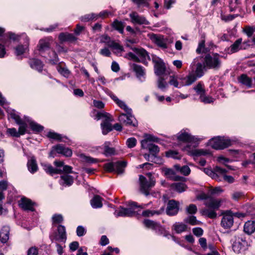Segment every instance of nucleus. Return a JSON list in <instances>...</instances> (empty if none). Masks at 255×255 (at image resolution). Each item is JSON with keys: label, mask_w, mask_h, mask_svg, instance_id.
Instances as JSON below:
<instances>
[{"label": "nucleus", "mask_w": 255, "mask_h": 255, "mask_svg": "<svg viewBox=\"0 0 255 255\" xmlns=\"http://www.w3.org/2000/svg\"><path fill=\"white\" fill-rule=\"evenodd\" d=\"M222 57L218 53L206 54L204 57V66L208 69L218 70L222 65L221 60Z\"/></svg>", "instance_id": "nucleus-1"}, {"label": "nucleus", "mask_w": 255, "mask_h": 255, "mask_svg": "<svg viewBox=\"0 0 255 255\" xmlns=\"http://www.w3.org/2000/svg\"><path fill=\"white\" fill-rule=\"evenodd\" d=\"M128 208H124L120 206L119 209L115 212V215L117 217H132L137 214L135 211V208L138 207L141 209L144 208L147 205L137 206L135 202H130Z\"/></svg>", "instance_id": "nucleus-2"}, {"label": "nucleus", "mask_w": 255, "mask_h": 255, "mask_svg": "<svg viewBox=\"0 0 255 255\" xmlns=\"http://www.w3.org/2000/svg\"><path fill=\"white\" fill-rule=\"evenodd\" d=\"M146 175L149 178V181H147L146 178L142 175H140L139 177L140 190L145 196L149 195V189L154 186L155 183V179L151 173H148Z\"/></svg>", "instance_id": "nucleus-3"}, {"label": "nucleus", "mask_w": 255, "mask_h": 255, "mask_svg": "<svg viewBox=\"0 0 255 255\" xmlns=\"http://www.w3.org/2000/svg\"><path fill=\"white\" fill-rule=\"evenodd\" d=\"M209 145L215 149H223L231 145V140L224 136L212 138L209 142Z\"/></svg>", "instance_id": "nucleus-4"}, {"label": "nucleus", "mask_w": 255, "mask_h": 255, "mask_svg": "<svg viewBox=\"0 0 255 255\" xmlns=\"http://www.w3.org/2000/svg\"><path fill=\"white\" fill-rule=\"evenodd\" d=\"M133 50L134 51H135L139 57H138L136 55L132 52L128 53L125 56V57L129 59L132 60L134 61H141L144 63H145V61L146 60V59H150L149 55L144 49L134 48Z\"/></svg>", "instance_id": "nucleus-5"}, {"label": "nucleus", "mask_w": 255, "mask_h": 255, "mask_svg": "<svg viewBox=\"0 0 255 255\" xmlns=\"http://www.w3.org/2000/svg\"><path fill=\"white\" fill-rule=\"evenodd\" d=\"M200 57L195 58L190 65V71L194 70V75L198 78H201L204 74V70L206 68L204 63L202 64L199 62Z\"/></svg>", "instance_id": "nucleus-6"}, {"label": "nucleus", "mask_w": 255, "mask_h": 255, "mask_svg": "<svg viewBox=\"0 0 255 255\" xmlns=\"http://www.w3.org/2000/svg\"><path fill=\"white\" fill-rule=\"evenodd\" d=\"M223 217L221 220V225L224 229H230L234 224L233 213L227 210L222 213Z\"/></svg>", "instance_id": "nucleus-7"}, {"label": "nucleus", "mask_w": 255, "mask_h": 255, "mask_svg": "<svg viewBox=\"0 0 255 255\" xmlns=\"http://www.w3.org/2000/svg\"><path fill=\"white\" fill-rule=\"evenodd\" d=\"M119 121L121 124L126 126L135 127L137 125L136 119L131 115V112L129 114H121L119 117Z\"/></svg>", "instance_id": "nucleus-8"}, {"label": "nucleus", "mask_w": 255, "mask_h": 255, "mask_svg": "<svg viewBox=\"0 0 255 255\" xmlns=\"http://www.w3.org/2000/svg\"><path fill=\"white\" fill-rule=\"evenodd\" d=\"M55 152L61 154L66 157H70L72 154V152L71 149L60 144L52 147V150L49 154L50 156L54 157L53 153Z\"/></svg>", "instance_id": "nucleus-9"}, {"label": "nucleus", "mask_w": 255, "mask_h": 255, "mask_svg": "<svg viewBox=\"0 0 255 255\" xmlns=\"http://www.w3.org/2000/svg\"><path fill=\"white\" fill-rule=\"evenodd\" d=\"M232 248L236 253H239L247 244L245 240L243 237L236 236L232 239Z\"/></svg>", "instance_id": "nucleus-10"}, {"label": "nucleus", "mask_w": 255, "mask_h": 255, "mask_svg": "<svg viewBox=\"0 0 255 255\" xmlns=\"http://www.w3.org/2000/svg\"><path fill=\"white\" fill-rule=\"evenodd\" d=\"M179 211V203L174 200H169L166 209V213L169 216L176 215Z\"/></svg>", "instance_id": "nucleus-11"}, {"label": "nucleus", "mask_w": 255, "mask_h": 255, "mask_svg": "<svg viewBox=\"0 0 255 255\" xmlns=\"http://www.w3.org/2000/svg\"><path fill=\"white\" fill-rule=\"evenodd\" d=\"M147 37L158 46L162 48H166V44L164 40L163 36L150 33L147 34Z\"/></svg>", "instance_id": "nucleus-12"}, {"label": "nucleus", "mask_w": 255, "mask_h": 255, "mask_svg": "<svg viewBox=\"0 0 255 255\" xmlns=\"http://www.w3.org/2000/svg\"><path fill=\"white\" fill-rule=\"evenodd\" d=\"M129 17L131 19V21L133 23L138 24H149V22L146 19V18L143 16L139 15L136 12H132L129 14Z\"/></svg>", "instance_id": "nucleus-13"}, {"label": "nucleus", "mask_w": 255, "mask_h": 255, "mask_svg": "<svg viewBox=\"0 0 255 255\" xmlns=\"http://www.w3.org/2000/svg\"><path fill=\"white\" fill-rule=\"evenodd\" d=\"M143 224L147 228L155 231L158 234H161L163 231V229L159 223L153 221L148 219L144 220Z\"/></svg>", "instance_id": "nucleus-14"}, {"label": "nucleus", "mask_w": 255, "mask_h": 255, "mask_svg": "<svg viewBox=\"0 0 255 255\" xmlns=\"http://www.w3.org/2000/svg\"><path fill=\"white\" fill-rule=\"evenodd\" d=\"M34 204V203L32 202L30 199L24 197L22 198L19 201V206L24 210L33 211Z\"/></svg>", "instance_id": "nucleus-15"}, {"label": "nucleus", "mask_w": 255, "mask_h": 255, "mask_svg": "<svg viewBox=\"0 0 255 255\" xmlns=\"http://www.w3.org/2000/svg\"><path fill=\"white\" fill-rule=\"evenodd\" d=\"M164 175L168 178L173 181H183L185 178L176 175L175 171L170 168H163L162 169Z\"/></svg>", "instance_id": "nucleus-16"}, {"label": "nucleus", "mask_w": 255, "mask_h": 255, "mask_svg": "<svg viewBox=\"0 0 255 255\" xmlns=\"http://www.w3.org/2000/svg\"><path fill=\"white\" fill-rule=\"evenodd\" d=\"M189 145H187L185 147V150L188 151V153L190 155L194 156H201L207 155L211 154L209 150L206 149H195L192 150H189Z\"/></svg>", "instance_id": "nucleus-17"}, {"label": "nucleus", "mask_w": 255, "mask_h": 255, "mask_svg": "<svg viewBox=\"0 0 255 255\" xmlns=\"http://www.w3.org/2000/svg\"><path fill=\"white\" fill-rule=\"evenodd\" d=\"M59 40L61 43L70 42L72 43L77 40V38L75 37L73 34L68 32L60 33L58 36Z\"/></svg>", "instance_id": "nucleus-18"}, {"label": "nucleus", "mask_w": 255, "mask_h": 255, "mask_svg": "<svg viewBox=\"0 0 255 255\" xmlns=\"http://www.w3.org/2000/svg\"><path fill=\"white\" fill-rule=\"evenodd\" d=\"M177 138L179 141L187 142L188 143H196L197 142L196 138L185 131H181V132L178 134Z\"/></svg>", "instance_id": "nucleus-19"}, {"label": "nucleus", "mask_w": 255, "mask_h": 255, "mask_svg": "<svg viewBox=\"0 0 255 255\" xmlns=\"http://www.w3.org/2000/svg\"><path fill=\"white\" fill-rule=\"evenodd\" d=\"M198 78L194 73V70L190 71L188 75L182 79V86H189L194 83Z\"/></svg>", "instance_id": "nucleus-20"}, {"label": "nucleus", "mask_w": 255, "mask_h": 255, "mask_svg": "<svg viewBox=\"0 0 255 255\" xmlns=\"http://www.w3.org/2000/svg\"><path fill=\"white\" fill-rule=\"evenodd\" d=\"M141 147L143 149H148L151 155L154 157V158H155L156 154L159 151V148L157 145L153 143L147 144L146 142L145 141L142 143Z\"/></svg>", "instance_id": "nucleus-21"}, {"label": "nucleus", "mask_w": 255, "mask_h": 255, "mask_svg": "<svg viewBox=\"0 0 255 255\" xmlns=\"http://www.w3.org/2000/svg\"><path fill=\"white\" fill-rule=\"evenodd\" d=\"M153 62L155 63L154 65V72L157 76H161L165 71V66L163 62L160 60H154Z\"/></svg>", "instance_id": "nucleus-22"}, {"label": "nucleus", "mask_w": 255, "mask_h": 255, "mask_svg": "<svg viewBox=\"0 0 255 255\" xmlns=\"http://www.w3.org/2000/svg\"><path fill=\"white\" fill-rule=\"evenodd\" d=\"M221 200L210 198L205 202V206L209 209L217 210L221 206Z\"/></svg>", "instance_id": "nucleus-23"}, {"label": "nucleus", "mask_w": 255, "mask_h": 255, "mask_svg": "<svg viewBox=\"0 0 255 255\" xmlns=\"http://www.w3.org/2000/svg\"><path fill=\"white\" fill-rule=\"evenodd\" d=\"M10 229L8 226H4L0 231V241L5 243L9 239Z\"/></svg>", "instance_id": "nucleus-24"}, {"label": "nucleus", "mask_w": 255, "mask_h": 255, "mask_svg": "<svg viewBox=\"0 0 255 255\" xmlns=\"http://www.w3.org/2000/svg\"><path fill=\"white\" fill-rule=\"evenodd\" d=\"M227 170L226 169L217 166L214 169V171H212L210 177L213 179H216V180L221 181L222 180V177L220 176V175L225 174Z\"/></svg>", "instance_id": "nucleus-25"}, {"label": "nucleus", "mask_w": 255, "mask_h": 255, "mask_svg": "<svg viewBox=\"0 0 255 255\" xmlns=\"http://www.w3.org/2000/svg\"><path fill=\"white\" fill-rule=\"evenodd\" d=\"M227 170L226 169L217 166L214 169V171H212L210 177L213 179H216V180L221 181L222 180V177L220 176V175L225 174Z\"/></svg>", "instance_id": "nucleus-26"}, {"label": "nucleus", "mask_w": 255, "mask_h": 255, "mask_svg": "<svg viewBox=\"0 0 255 255\" xmlns=\"http://www.w3.org/2000/svg\"><path fill=\"white\" fill-rule=\"evenodd\" d=\"M27 166L28 171L31 173H34L38 170V165L36 159L34 157H31L28 159L27 163Z\"/></svg>", "instance_id": "nucleus-27"}, {"label": "nucleus", "mask_w": 255, "mask_h": 255, "mask_svg": "<svg viewBox=\"0 0 255 255\" xmlns=\"http://www.w3.org/2000/svg\"><path fill=\"white\" fill-rule=\"evenodd\" d=\"M29 64L31 68L39 72L41 71L42 70L43 65L42 62L38 59L35 58L30 59Z\"/></svg>", "instance_id": "nucleus-28"}, {"label": "nucleus", "mask_w": 255, "mask_h": 255, "mask_svg": "<svg viewBox=\"0 0 255 255\" xmlns=\"http://www.w3.org/2000/svg\"><path fill=\"white\" fill-rule=\"evenodd\" d=\"M103 200L99 195H95L91 200L90 203L93 208H100L103 206Z\"/></svg>", "instance_id": "nucleus-29"}, {"label": "nucleus", "mask_w": 255, "mask_h": 255, "mask_svg": "<svg viewBox=\"0 0 255 255\" xmlns=\"http://www.w3.org/2000/svg\"><path fill=\"white\" fill-rule=\"evenodd\" d=\"M239 82L247 88H251L252 86V79L246 74L241 75L238 78Z\"/></svg>", "instance_id": "nucleus-30"}, {"label": "nucleus", "mask_w": 255, "mask_h": 255, "mask_svg": "<svg viewBox=\"0 0 255 255\" xmlns=\"http://www.w3.org/2000/svg\"><path fill=\"white\" fill-rule=\"evenodd\" d=\"M170 187L172 189L178 193H182L187 188V185L182 182L174 183L171 184Z\"/></svg>", "instance_id": "nucleus-31"}, {"label": "nucleus", "mask_w": 255, "mask_h": 255, "mask_svg": "<svg viewBox=\"0 0 255 255\" xmlns=\"http://www.w3.org/2000/svg\"><path fill=\"white\" fill-rule=\"evenodd\" d=\"M172 230L177 234L181 233L186 231L187 226L183 223L176 222L172 227Z\"/></svg>", "instance_id": "nucleus-32"}, {"label": "nucleus", "mask_w": 255, "mask_h": 255, "mask_svg": "<svg viewBox=\"0 0 255 255\" xmlns=\"http://www.w3.org/2000/svg\"><path fill=\"white\" fill-rule=\"evenodd\" d=\"M54 164L57 167H63V169L62 170V173L65 172L66 173H69L72 172V167L69 165H64V162L63 161L56 160L54 162Z\"/></svg>", "instance_id": "nucleus-33"}, {"label": "nucleus", "mask_w": 255, "mask_h": 255, "mask_svg": "<svg viewBox=\"0 0 255 255\" xmlns=\"http://www.w3.org/2000/svg\"><path fill=\"white\" fill-rule=\"evenodd\" d=\"M244 231L250 235L255 231V222L254 221H249L247 222L244 225Z\"/></svg>", "instance_id": "nucleus-34"}, {"label": "nucleus", "mask_w": 255, "mask_h": 255, "mask_svg": "<svg viewBox=\"0 0 255 255\" xmlns=\"http://www.w3.org/2000/svg\"><path fill=\"white\" fill-rule=\"evenodd\" d=\"M43 169L46 172L51 175L54 174H61L62 173V169L60 168H54L50 164L44 165Z\"/></svg>", "instance_id": "nucleus-35"}, {"label": "nucleus", "mask_w": 255, "mask_h": 255, "mask_svg": "<svg viewBox=\"0 0 255 255\" xmlns=\"http://www.w3.org/2000/svg\"><path fill=\"white\" fill-rule=\"evenodd\" d=\"M132 67L138 78H140L141 77H143L145 75V70L141 66L133 64Z\"/></svg>", "instance_id": "nucleus-36"}, {"label": "nucleus", "mask_w": 255, "mask_h": 255, "mask_svg": "<svg viewBox=\"0 0 255 255\" xmlns=\"http://www.w3.org/2000/svg\"><path fill=\"white\" fill-rule=\"evenodd\" d=\"M112 121L109 120H104L101 123V128L102 129V132L104 134H106L108 132L111 131L113 128L112 127V125L110 123V122Z\"/></svg>", "instance_id": "nucleus-37"}, {"label": "nucleus", "mask_w": 255, "mask_h": 255, "mask_svg": "<svg viewBox=\"0 0 255 255\" xmlns=\"http://www.w3.org/2000/svg\"><path fill=\"white\" fill-rule=\"evenodd\" d=\"M126 165L127 162L124 161L115 162V171L118 174H122Z\"/></svg>", "instance_id": "nucleus-38"}, {"label": "nucleus", "mask_w": 255, "mask_h": 255, "mask_svg": "<svg viewBox=\"0 0 255 255\" xmlns=\"http://www.w3.org/2000/svg\"><path fill=\"white\" fill-rule=\"evenodd\" d=\"M57 232L59 239L65 242L67 238L65 226L59 225L57 227Z\"/></svg>", "instance_id": "nucleus-39"}, {"label": "nucleus", "mask_w": 255, "mask_h": 255, "mask_svg": "<svg viewBox=\"0 0 255 255\" xmlns=\"http://www.w3.org/2000/svg\"><path fill=\"white\" fill-rule=\"evenodd\" d=\"M215 210L205 208L201 211V213L203 215L211 219H215L217 217V214L215 211Z\"/></svg>", "instance_id": "nucleus-40"}, {"label": "nucleus", "mask_w": 255, "mask_h": 255, "mask_svg": "<svg viewBox=\"0 0 255 255\" xmlns=\"http://www.w3.org/2000/svg\"><path fill=\"white\" fill-rule=\"evenodd\" d=\"M112 26L115 29L119 31L120 33H123L125 27V24L123 22L116 19L112 23Z\"/></svg>", "instance_id": "nucleus-41"}, {"label": "nucleus", "mask_w": 255, "mask_h": 255, "mask_svg": "<svg viewBox=\"0 0 255 255\" xmlns=\"http://www.w3.org/2000/svg\"><path fill=\"white\" fill-rule=\"evenodd\" d=\"M38 47L40 51H45L50 48L49 42L45 39H41L39 41Z\"/></svg>", "instance_id": "nucleus-42"}, {"label": "nucleus", "mask_w": 255, "mask_h": 255, "mask_svg": "<svg viewBox=\"0 0 255 255\" xmlns=\"http://www.w3.org/2000/svg\"><path fill=\"white\" fill-rule=\"evenodd\" d=\"M61 184L66 185H71L73 182V178L68 174L61 176Z\"/></svg>", "instance_id": "nucleus-43"}, {"label": "nucleus", "mask_w": 255, "mask_h": 255, "mask_svg": "<svg viewBox=\"0 0 255 255\" xmlns=\"http://www.w3.org/2000/svg\"><path fill=\"white\" fill-rule=\"evenodd\" d=\"M242 40V38H239L230 46V51L231 53H235L239 50Z\"/></svg>", "instance_id": "nucleus-44"}, {"label": "nucleus", "mask_w": 255, "mask_h": 255, "mask_svg": "<svg viewBox=\"0 0 255 255\" xmlns=\"http://www.w3.org/2000/svg\"><path fill=\"white\" fill-rule=\"evenodd\" d=\"M184 222L186 223L189 224L192 226L201 225L202 223L201 221H198L196 217L194 216H190L184 219Z\"/></svg>", "instance_id": "nucleus-45"}, {"label": "nucleus", "mask_w": 255, "mask_h": 255, "mask_svg": "<svg viewBox=\"0 0 255 255\" xmlns=\"http://www.w3.org/2000/svg\"><path fill=\"white\" fill-rule=\"evenodd\" d=\"M205 40H203L199 43L198 46L196 49V52L198 54L207 53L209 52V49L205 47Z\"/></svg>", "instance_id": "nucleus-46"}, {"label": "nucleus", "mask_w": 255, "mask_h": 255, "mask_svg": "<svg viewBox=\"0 0 255 255\" xmlns=\"http://www.w3.org/2000/svg\"><path fill=\"white\" fill-rule=\"evenodd\" d=\"M28 44L24 45H19L15 48V54L17 56L23 54L28 49Z\"/></svg>", "instance_id": "nucleus-47"}, {"label": "nucleus", "mask_w": 255, "mask_h": 255, "mask_svg": "<svg viewBox=\"0 0 255 255\" xmlns=\"http://www.w3.org/2000/svg\"><path fill=\"white\" fill-rule=\"evenodd\" d=\"M144 141L146 142L147 144H151L152 141L158 142V139L152 135L146 134L145 135L144 138L141 141V146L142 145Z\"/></svg>", "instance_id": "nucleus-48"}, {"label": "nucleus", "mask_w": 255, "mask_h": 255, "mask_svg": "<svg viewBox=\"0 0 255 255\" xmlns=\"http://www.w3.org/2000/svg\"><path fill=\"white\" fill-rule=\"evenodd\" d=\"M157 87L162 91H164L168 87V83L165 81V79L160 76L157 80Z\"/></svg>", "instance_id": "nucleus-49"}, {"label": "nucleus", "mask_w": 255, "mask_h": 255, "mask_svg": "<svg viewBox=\"0 0 255 255\" xmlns=\"http://www.w3.org/2000/svg\"><path fill=\"white\" fill-rule=\"evenodd\" d=\"M81 158L82 159V161L86 163L92 164L97 163L98 162V159L94 158L90 156H86L83 154H81Z\"/></svg>", "instance_id": "nucleus-50"}, {"label": "nucleus", "mask_w": 255, "mask_h": 255, "mask_svg": "<svg viewBox=\"0 0 255 255\" xmlns=\"http://www.w3.org/2000/svg\"><path fill=\"white\" fill-rule=\"evenodd\" d=\"M47 136L50 138L54 139L59 141H63V138L65 137L62 136L61 134L54 132H49L47 134Z\"/></svg>", "instance_id": "nucleus-51"}, {"label": "nucleus", "mask_w": 255, "mask_h": 255, "mask_svg": "<svg viewBox=\"0 0 255 255\" xmlns=\"http://www.w3.org/2000/svg\"><path fill=\"white\" fill-rule=\"evenodd\" d=\"M64 218L61 214H55L52 217L53 224H59L63 222Z\"/></svg>", "instance_id": "nucleus-52"}, {"label": "nucleus", "mask_w": 255, "mask_h": 255, "mask_svg": "<svg viewBox=\"0 0 255 255\" xmlns=\"http://www.w3.org/2000/svg\"><path fill=\"white\" fill-rule=\"evenodd\" d=\"M193 89L195 91L197 94L200 96L205 94V90L203 88V85L201 82H199L197 85L194 86Z\"/></svg>", "instance_id": "nucleus-53"}, {"label": "nucleus", "mask_w": 255, "mask_h": 255, "mask_svg": "<svg viewBox=\"0 0 255 255\" xmlns=\"http://www.w3.org/2000/svg\"><path fill=\"white\" fill-rule=\"evenodd\" d=\"M96 119L97 120H99L101 119H105V120H109L113 121V119L112 118L111 115L106 112H99L96 115Z\"/></svg>", "instance_id": "nucleus-54"}, {"label": "nucleus", "mask_w": 255, "mask_h": 255, "mask_svg": "<svg viewBox=\"0 0 255 255\" xmlns=\"http://www.w3.org/2000/svg\"><path fill=\"white\" fill-rule=\"evenodd\" d=\"M110 144V142H106L104 143V154L106 156L111 155L114 153L115 149L114 148L110 147L109 145Z\"/></svg>", "instance_id": "nucleus-55"}, {"label": "nucleus", "mask_w": 255, "mask_h": 255, "mask_svg": "<svg viewBox=\"0 0 255 255\" xmlns=\"http://www.w3.org/2000/svg\"><path fill=\"white\" fill-rule=\"evenodd\" d=\"M199 99L201 102L204 104H210L214 102V99L212 97L207 96L205 95V94L200 96Z\"/></svg>", "instance_id": "nucleus-56"}, {"label": "nucleus", "mask_w": 255, "mask_h": 255, "mask_svg": "<svg viewBox=\"0 0 255 255\" xmlns=\"http://www.w3.org/2000/svg\"><path fill=\"white\" fill-rule=\"evenodd\" d=\"M29 125L33 131L39 132L43 129V127L42 126L35 122H30Z\"/></svg>", "instance_id": "nucleus-57"}, {"label": "nucleus", "mask_w": 255, "mask_h": 255, "mask_svg": "<svg viewBox=\"0 0 255 255\" xmlns=\"http://www.w3.org/2000/svg\"><path fill=\"white\" fill-rule=\"evenodd\" d=\"M169 84L174 86L176 88H178L179 83L177 76L171 75L169 76Z\"/></svg>", "instance_id": "nucleus-58"}, {"label": "nucleus", "mask_w": 255, "mask_h": 255, "mask_svg": "<svg viewBox=\"0 0 255 255\" xmlns=\"http://www.w3.org/2000/svg\"><path fill=\"white\" fill-rule=\"evenodd\" d=\"M101 42L102 43H106L109 47H110L114 41L112 40L111 38L107 35H103L101 37Z\"/></svg>", "instance_id": "nucleus-59"}, {"label": "nucleus", "mask_w": 255, "mask_h": 255, "mask_svg": "<svg viewBox=\"0 0 255 255\" xmlns=\"http://www.w3.org/2000/svg\"><path fill=\"white\" fill-rule=\"evenodd\" d=\"M116 103L120 107L123 109L128 114H129L131 112V110L128 108L123 101L119 100Z\"/></svg>", "instance_id": "nucleus-60"}, {"label": "nucleus", "mask_w": 255, "mask_h": 255, "mask_svg": "<svg viewBox=\"0 0 255 255\" xmlns=\"http://www.w3.org/2000/svg\"><path fill=\"white\" fill-rule=\"evenodd\" d=\"M186 212L190 214H194L197 211V208L194 204H190L186 208Z\"/></svg>", "instance_id": "nucleus-61"}, {"label": "nucleus", "mask_w": 255, "mask_h": 255, "mask_svg": "<svg viewBox=\"0 0 255 255\" xmlns=\"http://www.w3.org/2000/svg\"><path fill=\"white\" fill-rule=\"evenodd\" d=\"M98 18V16H96V14L95 13H91L88 14L84 15L83 17H82V20L85 21H88L90 20L93 19H97Z\"/></svg>", "instance_id": "nucleus-62"}, {"label": "nucleus", "mask_w": 255, "mask_h": 255, "mask_svg": "<svg viewBox=\"0 0 255 255\" xmlns=\"http://www.w3.org/2000/svg\"><path fill=\"white\" fill-rule=\"evenodd\" d=\"M19 127L18 128V132L19 133V136L21 135H23L26 130L27 128V125L24 122L23 123H21V124H19Z\"/></svg>", "instance_id": "nucleus-63"}, {"label": "nucleus", "mask_w": 255, "mask_h": 255, "mask_svg": "<svg viewBox=\"0 0 255 255\" xmlns=\"http://www.w3.org/2000/svg\"><path fill=\"white\" fill-rule=\"evenodd\" d=\"M104 168L108 172L115 171V162H109L105 164Z\"/></svg>", "instance_id": "nucleus-64"}]
</instances>
